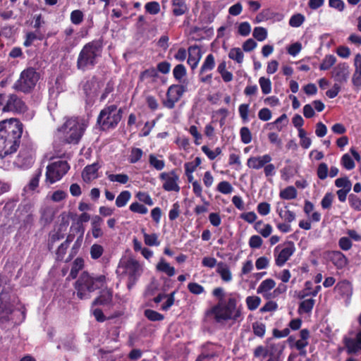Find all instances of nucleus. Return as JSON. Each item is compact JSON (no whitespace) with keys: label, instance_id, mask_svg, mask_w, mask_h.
I'll use <instances>...</instances> for the list:
<instances>
[{"label":"nucleus","instance_id":"nucleus-52","mask_svg":"<svg viewBox=\"0 0 361 361\" xmlns=\"http://www.w3.org/2000/svg\"><path fill=\"white\" fill-rule=\"evenodd\" d=\"M252 35L259 42H262L267 37V31L264 27H256L253 30Z\"/></svg>","mask_w":361,"mask_h":361},{"label":"nucleus","instance_id":"nucleus-19","mask_svg":"<svg viewBox=\"0 0 361 361\" xmlns=\"http://www.w3.org/2000/svg\"><path fill=\"white\" fill-rule=\"evenodd\" d=\"M327 257L330 262L336 267L337 269H342L345 267L348 263V259L345 255L338 250L329 251Z\"/></svg>","mask_w":361,"mask_h":361},{"label":"nucleus","instance_id":"nucleus-31","mask_svg":"<svg viewBox=\"0 0 361 361\" xmlns=\"http://www.w3.org/2000/svg\"><path fill=\"white\" fill-rule=\"evenodd\" d=\"M310 336V333L307 329H301L300 331V339L295 341L294 345L295 348L297 350H302V348H305L309 344L308 339Z\"/></svg>","mask_w":361,"mask_h":361},{"label":"nucleus","instance_id":"nucleus-47","mask_svg":"<svg viewBox=\"0 0 361 361\" xmlns=\"http://www.w3.org/2000/svg\"><path fill=\"white\" fill-rule=\"evenodd\" d=\"M259 83L264 94H268L271 92V82L269 78L261 77Z\"/></svg>","mask_w":361,"mask_h":361},{"label":"nucleus","instance_id":"nucleus-36","mask_svg":"<svg viewBox=\"0 0 361 361\" xmlns=\"http://www.w3.org/2000/svg\"><path fill=\"white\" fill-rule=\"evenodd\" d=\"M176 294V291H173L172 293L168 295H161L159 294V302L164 298H166V300L161 305V309L163 311H167L174 303L175 298L174 295Z\"/></svg>","mask_w":361,"mask_h":361},{"label":"nucleus","instance_id":"nucleus-32","mask_svg":"<svg viewBox=\"0 0 361 361\" xmlns=\"http://www.w3.org/2000/svg\"><path fill=\"white\" fill-rule=\"evenodd\" d=\"M188 11L185 0H172V11L176 16L183 15Z\"/></svg>","mask_w":361,"mask_h":361},{"label":"nucleus","instance_id":"nucleus-56","mask_svg":"<svg viewBox=\"0 0 361 361\" xmlns=\"http://www.w3.org/2000/svg\"><path fill=\"white\" fill-rule=\"evenodd\" d=\"M341 165L347 170H351L355 166L353 159L348 154H345L341 157Z\"/></svg>","mask_w":361,"mask_h":361},{"label":"nucleus","instance_id":"nucleus-21","mask_svg":"<svg viewBox=\"0 0 361 361\" xmlns=\"http://www.w3.org/2000/svg\"><path fill=\"white\" fill-rule=\"evenodd\" d=\"M271 157L268 154L262 156L250 157L247 160V166L250 169L259 170L264 168L267 164L271 162Z\"/></svg>","mask_w":361,"mask_h":361},{"label":"nucleus","instance_id":"nucleus-13","mask_svg":"<svg viewBox=\"0 0 361 361\" xmlns=\"http://www.w3.org/2000/svg\"><path fill=\"white\" fill-rule=\"evenodd\" d=\"M160 178L163 181V188L168 192H179L180 188L178 183L179 180V176L176 174L174 170L168 172L162 173L160 175Z\"/></svg>","mask_w":361,"mask_h":361},{"label":"nucleus","instance_id":"nucleus-17","mask_svg":"<svg viewBox=\"0 0 361 361\" xmlns=\"http://www.w3.org/2000/svg\"><path fill=\"white\" fill-rule=\"evenodd\" d=\"M343 343L348 355L358 353L361 350V331L357 333L355 338H352L346 336H344L343 338Z\"/></svg>","mask_w":361,"mask_h":361},{"label":"nucleus","instance_id":"nucleus-38","mask_svg":"<svg viewBox=\"0 0 361 361\" xmlns=\"http://www.w3.org/2000/svg\"><path fill=\"white\" fill-rule=\"evenodd\" d=\"M131 194L128 190L122 191L116 199V205L118 207H124L130 200Z\"/></svg>","mask_w":361,"mask_h":361},{"label":"nucleus","instance_id":"nucleus-37","mask_svg":"<svg viewBox=\"0 0 361 361\" xmlns=\"http://www.w3.org/2000/svg\"><path fill=\"white\" fill-rule=\"evenodd\" d=\"M84 261L82 258H76L73 263L68 277L75 279L80 270L83 268Z\"/></svg>","mask_w":361,"mask_h":361},{"label":"nucleus","instance_id":"nucleus-46","mask_svg":"<svg viewBox=\"0 0 361 361\" xmlns=\"http://www.w3.org/2000/svg\"><path fill=\"white\" fill-rule=\"evenodd\" d=\"M298 137L300 138V146L303 149H308L312 144V140L310 137H307L306 131L304 129H300Z\"/></svg>","mask_w":361,"mask_h":361},{"label":"nucleus","instance_id":"nucleus-54","mask_svg":"<svg viewBox=\"0 0 361 361\" xmlns=\"http://www.w3.org/2000/svg\"><path fill=\"white\" fill-rule=\"evenodd\" d=\"M108 178L111 182H118L121 184H126L129 180V177L126 174H108Z\"/></svg>","mask_w":361,"mask_h":361},{"label":"nucleus","instance_id":"nucleus-39","mask_svg":"<svg viewBox=\"0 0 361 361\" xmlns=\"http://www.w3.org/2000/svg\"><path fill=\"white\" fill-rule=\"evenodd\" d=\"M252 331L254 334L262 338L266 333V325L260 322H255L252 324Z\"/></svg>","mask_w":361,"mask_h":361},{"label":"nucleus","instance_id":"nucleus-50","mask_svg":"<svg viewBox=\"0 0 361 361\" xmlns=\"http://www.w3.org/2000/svg\"><path fill=\"white\" fill-rule=\"evenodd\" d=\"M335 185L341 189L351 190L352 183L347 176L338 178L335 180Z\"/></svg>","mask_w":361,"mask_h":361},{"label":"nucleus","instance_id":"nucleus-29","mask_svg":"<svg viewBox=\"0 0 361 361\" xmlns=\"http://www.w3.org/2000/svg\"><path fill=\"white\" fill-rule=\"evenodd\" d=\"M158 283L154 281L147 288L145 292V297L149 301H154L158 303Z\"/></svg>","mask_w":361,"mask_h":361},{"label":"nucleus","instance_id":"nucleus-35","mask_svg":"<svg viewBox=\"0 0 361 361\" xmlns=\"http://www.w3.org/2000/svg\"><path fill=\"white\" fill-rule=\"evenodd\" d=\"M298 195L297 190L293 186H288L285 189L280 191L279 197L283 200H293L296 198Z\"/></svg>","mask_w":361,"mask_h":361},{"label":"nucleus","instance_id":"nucleus-48","mask_svg":"<svg viewBox=\"0 0 361 361\" xmlns=\"http://www.w3.org/2000/svg\"><path fill=\"white\" fill-rule=\"evenodd\" d=\"M173 75L174 78L180 82L184 76L186 75V68L183 64H178L173 70Z\"/></svg>","mask_w":361,"mask_h":361},{"label":"nucleus","instance_id":"nucleus-26","mask_svg":"<svg viewBox=\"0 0 361 361\" xmlns=\"http://www.w3.org/2000/svg\"><path fill=\"white\" fill-rule=\"evenodd\" d=\"M275 286L276 282L274 279H267L260 283L257 288V293L262 294L266 299H270L271 296H269V293H267V292L273 289Z\"/></svg>","mask_w":361,"mask_h":361},{"label":"nucleus","instance_id":"nucleus-2","mask_svg":"<svg viewBox=\"0 0 361 361\" xmlns=\"http://www.w3.org/2000/svg\"><path fill=\"white\" fill-rule=\"evenodd\" d=\"M240 295L230 293L226 300L217 302L207 311V316H213L216 323L233 320L238 321L242 316V305H238Z\"/></svg>","mask_w":361,"mask_h":361},{"label":"nucleus","instance_id":"nucleus-33","mask_svg":"<svg viewBox=\"0 0 361 361\" xmlns=\"http://www.w3.org/2000/svg\"><path fill=\"white\" fill-rule=\"evenodd\" d=\"M315 304V300L310 298L303 300L299 303L298 313L299 314H309L312 312Z\"/></svg>","mask_w":361,"mask_h":361},{"label":"nucleus","instance_id":"nucleus-34","mask_svg":"<svg viewBox=\"0 0 361 361\" xmlns=\"http://www.w3.org/2000/svg\"><path fill=\"white\" fill-rule=\"evenodd\" d=\"M215 66L214 56L212 54H208L200 70V75H202L204 72L209 71L214 69Z\"/></svg>","mask_w":361,"mask_h":361},{"label":"nucleus","instance_id":"nucleus-43","mask_svg":"<svg viewBox=\"0 0 361 361\" xmlns=\"http://www.w3.org/2000/svg\"><path fill=\"white\" fill-rule=\"evenodd\" d=\"M42 176V169H38L34 174L32 175V178L30 179L27 188L30 190H35L39 185V178Z\"/></svg>","mask_w":361,"mask_h":361},{"label":"nucleus","instance_id":"nucleus-7","mask_svg":"<svg viewBox=\"0 0 361 361\" xmlns=\"http://www.w3.org/2000/svg\"><path fill=\"white\" fill-rule=\"evenodd\" d=\"M122 118V110L117 105L106 106L101 110L97 119V123L102 130L115 128Z\"/></svg>","mask_w":361,"mask_h":361},{"label":"nucleus","instance_id":"nucleus-59","mask_svg":"<svg viewBox=\"0 0 361 361\" xmlns=\"http://www.w3.org/2000/svg\"><path fill=\"white\" fill-rule=\"evenodd\" d=\"M144 236L145 243L148 246H154L157 245V236L155 233H147L145 230H142Z\"/></svg>","mask_w":361,"mask_h":361},{"label":"nucleus","instance_id":"nucleus-3","mask_svg":"<svg viewBox=\"0 0 361 361\" xmlns=\"http://www.w3.org/2000/svg\"><path fill=\"white\" fill-rule=\"evenodd\" d=\"M85 122L78 118H71L58 129L57 136L66 144H78L86 129Z\"/></svg>","mask_w":361,"mask_h":361},{"label":"nucleus","instance_id":"nucleus-18","mask_svg":"<svg viewBox=\"0 0 361 361\" xmlns=\"http://www.w3.org/2000/svg\"><path fill=\"white\" fill-rule=\"evenodd\" d=\"M82 87L86 97L91 99L97 95L101 87V82L95 77H92L83 81Z\"/></svg>","mask_w":361,"mask_h":361},{"label":"nucleus","instance_id":"nucleus-30","mask_svg":"<svg viewBox=\"0 0 361 361\" xmlns=\"http://www.w3.org/2000/svg\"><path fill=\"white\" fill-rule=\"evenodd\" d=\"M216 273L220 275L224 281L229 282L232 280V274L228 266L222 262L217 264Z\"/></svg>","mask_w":361,"mask_h":361},{"label":"nucleus","instance_id":"nucleus-1","mask_svg":"<svg viewBox=\"0 0 361 361\" xmlns=\"http://www.w3.org/2000/svg\"><path fill=\"white\" fill-rule=\"evenodd\" d=\"M23 134V124L16 118L0 122V159L15 153L18 149Z\"/></svg>","mask_w":361,"mask_h":361},{"label":"nucleus","instance_id":"nucleus-27","mask_svg":"<svg viewBox=\"0 0 361 361\" xmlns=\"http://www.w3.org/2000/svg\"><path fill=\"white\" fill-rule=\"evenodd\" d=\"M103 220L99 216H94L92 219L91 221V230L92 236L94 238H100L103 235V231L102 230V225Z\"/></svg>","mask_w":361,"mask_h":361},{"label":"nucleus","instance_id":"nucleus-41","mask_svg":"<svg viewBox=\"0 0 361 361\" xmlns=\"http://www.w3.org/2000/svg\"><path fill=\"white\" fill-rule=\"evenodd\" d=\"M201 158L197 157L193 161L185 162L184 164L185 173H192L201 164Z\"/></svg>","mask_w":361,"mask_h":361},{"label":"nucleus","instance_id":"nucleus-23","mask_svg":"<svg viewBox=\"0 0 361 361\" xmlns=\"http://www.w3.org/2000/svg\"><path fill=\"white\" fill-rule=\"evenodd\" d=\"M349 76V66L346 63H338L333 71L334 80L340 83L345 82Z\"/></svg>","mask_w":361,"mask_h":361},{"label":"nucleus","instance_id":"nucleus-55","mask_svg":"<svg viewBox=\"0 0 361 361\" xmlns=\"http://www.w3.org/2000/svg\"><path fill=\"white\" fill-rule=\"evenodd\" d=\"M71 21L74 25H80L84 18V14L80 10H74L71 13Z\"/></svg>","mask_w":361,"mask_h":361},{"label":"nucleus","instance_id":"nucleus-22","mask_svg":"<svg viewBox=\"0 0 361 361\" xmlns=\"http://www.w3.org/2000/svg\"><path fill=\"white\" fill-rule=\"evenodd\" d=\"M113 305V291L110 289H103L99 295L92 302V305H102L110 307Z\"/></svg>","mask_w":361,"mask_h":361},{"label":"nucleus","instance_id":"nucleus-60","mask_svg":"<svg viewBox=\"0 0 361 361\" xmlns=\"http://www.w3.org/2000/svg\"><path fill=\"white\" fill-rule=\"evenodd\" d=\"M349 204L352 208L359 211L361 209V199L354 194H350L348 197Z\"/></svg>","mask_w":361,"mask_h":361},{"label":"nucleus","instance_id":"nucleus-40","mask_svg":"<svg viewBox=\"0 0 361 361\" xmlns=\"http://www.w3.org/2000/svg\"><path fill=\"white\" fill-rule=\"evenodd\" d=\"M336 61V58L331 54L325 56L322 62L320 63L319 69L322 71L329 70Z\"/></svg>","mask_w":361,"mask_h":361},{"label":"nucleus","instance_id":"nucleus-11","mask_svg":"<svg viewBox=\"0 0 361 361\" xmlns=\"http://www.w3.org/2000/svg\"><path fill=\"white\" fill-rule=\"evenodd\" d=\"M221 345L216 343L208 342L201 348V353L195 361H215L220 355Z\"/></svg>","mask_w":361,"mask_h":361},{"label":"nucleus","instance_id":"nucleus-24","mask_svg":"<svg viewBox=\"0 0 361 361\" xmlns=\"http://www.w3.org/2000/svg\"><path fill=\"white\" fill-rule=\"evenodd\" d=\"M101 166L98 162L93 163L92 164L85 166L82 173V178L85 183H90L92 180L97 178L98 170Z\"/></svg>","mask_w":361,"mask_h":361},{"label":"nucleus","instance_id":"nucleus-9","mask_svg":"<svg viewBox=\"0 0 361 361\" xmlns=\"http://www.w3.org/2000/svg\"><path fill=\"white\" fill-rule=\"evenodd\" d=\"M70 166L66 161H57L49 164L47 167L46 180L49 184L59 180L69 170Z\"/></svg>","mask_w":361,"mask_h":361},{"label":"nucleus","instance_id":"nucleus-44","mask_svg":"<svg viewBox=\"0 0 361 361\" xmlns=\"http://www.w3.org/2000/svg\"><path fill=\"white\" fill-rule=\"evenodd\" d=\"M228 57L238 63H241L243 61L244 54L240 48H232L228 53Z\"/></svg>","mask_w":361,"mask_h":361},{"label":"nucleus","instance_id":"nucleus-4","mask_svg":"<svg viewBox=\"0 0 361 361\" xmlns=\"http://www.w3.org/2000/svg\"><path fill=\"white\" fill-rule=\"evenodd\" d=\"M102 54V47L97 41L87 43L80 51L77 59V68L82 71L92 69Z\"/></svg>","mask_w":361,"mask_h":361},{"label":"nucleus","instance_id":"nucleus-14","mask_svg":"<svg viewBox=\"0 0 361 361\" xmlns=\"http://www.w3.org/2000/svg\"><path fill=\"white\" fill-rule=\"evenodd\" d=\"M27 106L25 102L16 94H10L4 106V112L23 113L26 111Z\"/></svg>","mask_w":361,"mask_h":361},{"label":"nucleus","instance_id":"nucleus-62","mask_svg":"<svg viewBox=\"0 0 361 361\" xmlns=\"http://www.w3.org/2000/svg\"><path fill=\"white\" fill-rule=\"evenodd\" d=\"M257 212L262 216H267L270 213L271 205L267 202H262L257 204Z\"/></svg>","mask_w":361,"mask_h":361},{"label":"nucleus","instance_id":"nucleus-58","mask_svg":"<svg viewBox=\"0 0 361 361\" xmlns=\"http://www.w3.org/2000/svg\"><path fill=\"white\" fill-rule=\"evenodd\" d=\"M294 176V170L292 166H286L281 170V179L288 181Z\"/></svg>","mask_w":361,"mask_h":361},{"label":"nucleus","instance_id":"nucleus-8","mask_svg":"<svg viewBox=\"0 0 361 361\" xmlns=\"http://www.w3.org/2000/svg\"><path fill=\"white\" fill-rule=\"evenodd\" d=\"M39 78V74L34 68H27L21 72L20 78L14 83L13 87L18 91L29 92L35 87Z\"/></svg>","mask_w":361,"mask_h":361},{"label":"nucleus","instance_id":"nucleus-61","mask_svg":"<svg viewBox=\"0 0 361 361\" xmlns=\"http://www.w3.org/2000/svg\"><path fill=\"white\" fill-rule=\"evenodd\" d=\"M217 190L225 195L229 194L233 191V187L228 181H221L217 185Z\"/></svg>","mask_w":361,"mask_h":361},{"label":"nucleus","instance_id":"nucleus-51","mask_svg":"<svg viewBox=\"0 0 361 361\" xmlns=\"http://www.w3.org/2000/svg\"><path fill=\"white\" fill-rule=\"evenodd\" d=\"M241 142L244 144H249L252 141V133L247 127H242L240 129Z\"/></svg>","mask_w":361,"mask_h":361},{"label":"nucleus","instance_id":"nucleus-5","mask_svg":"<svg viewBox=\"0 0 361 361\" xmlns=\"http://www.w3.org/2000/svg\"><path fill=\"white\" fill-rule=\"evenodd\" d=\"M106 280L104 275L93 277L88 273L83 272L75 284L78 298L80 300L89 298L92 292L102 287L106 283Z\"/></svg>","mask_w":361,"mask_h":361},{"label":"nucleus","instance_id":"nucleus-12","mask_svg":"<svg viewBox=\"0 0 361 361\" xmlns=\"http://www.w3.org/2000/svg\"><path fill=\"white\" fill-rule=\"evenodd\" d=\"M185 91V89L182 85H171L166 93V99L163 102L164 106L168 109H173Z\"/></svg>","mask_w":361,"mask_h":361},{"label":"nucleus","instance_id":"nucleus-25","mask_svg":"<svg viewBox=\"0 0 361 361\" xmlns=\"http://www.w3.org/2000/svg\"><path fill=\"white\" fill-rule=\"evenodd\" d=\"M201 59L200 49L197 45L190 46L188 48V63L191 69L194 70L197 68Z\"/></svg>","mask_w":361,"mask_h":361},{"label":"nucleus","instance_id":"nucleus-6","mask_svg":"<svg viewBox=\"0 0 361 361\" xmlns=\"http://www.w3.org/2000/svg\"><path fill=\"white\" fill-rule=\"evenodd\" d=\"M142 271L140 263L131 257L121 259L116 270L121 278L128 281L127 286L129 290L135 285Z\"/></svg>","mask_w":361,"mask_h":361},{"label":"nucleus","instance_id":"nucleus-63","mask_svg":"<svg viewBox=\"0 0 361 361\" xmlns=\"http://www.w3.org/2000/svg\"><path fill=\"white\" fill-rule=\"evenodd\" d=\"M334 200V195L331 192L325 194L321 201V206L324 209H329L331 207Z\"/></svg>","mask_w":361,"mask_h":361},{"label":"nucleus","instance_id":"nucleus-42","mask_svg":"<svg viewBox=\"0 0 361 361\" xmlns=\"http://www.w3.org/2000/svg\"><path fill=\"white\" fill-rule=\"evenodd\" d=\"M305 20V17L301 13H295L289 19V25L293 27H298L302 25Z\"/></svg>","mask_w":361,"mask_h":361},{"label":"nucleus","instance_id":"nucleus-10","mask_svg":"<svg viewBox=\"0 0 361 361\" xmlns=\"http://www.w3.org/2000/svg\"><path fill=\"white\" fill-rule=\"evenodd\" d=\"M13 321V305L7 300L6 294L0 295V325L4 328L11 326Z\"/></svg>","mask_w":361,"mask_h":361},{"label":"nucleus","instance_id":"nucleus-53","mask_svg":"<svg viewBox=\"0 0 361 361\" xmlns=\"http://www.w3.org/2000/svg\"><path fill=\"white\" fill-rule=\"evenodd\" d=\"M104 253V247L99 244H93L90 247V256L94 259H99Z\"/></svg>","mask_w":361,"mask_h":361},{"label":"nucleus","instance_id":"nucleus-15","mask_svg":"<svg viewBox=\"0 0 361 361\" xmlns=\"http://www.w3.org/2000/svg\"><path fill=\"white\" fill-rule=\"evenodd\" d=\"M279 246H276L274 249V256H275V264L278 267H282L285 264V263L290 259V257L295 252V248L294 243L293 242H288L286 243V246L283 247L278 255H276V252L279 249Z\"/></svg>","mask_w":361,"mask_h":361},{"label":"nucleus","instance_id":"nucleus-28","mask_svg":"<svg viewBox=\"0 0 361 361\" xmlns=\"http://www.w3.org/2000/svg\"><path fill=\"white\" fill-rule=\"evenodd\" d=\"M73 238L74 235L69 234L67 236L66 240L59 246L56 252V259L57 261H62L63 259L66 250L69 247V244L73 240Z\"/></svg>","mask_w":361,"mask_h":361},{"label":"nucleus","instance_id":"nucleus-57","mask_svg":"<svg viewBox=\"0 0 361 361\" xmlns=\"http://www.w3.org/2000/svg\"><path fill=\"white\" fill-rule=\"evenodd\" d=\"M188 289L190 293L194 295H200L204 292V288L196 282L189 283Z\"/></svg>","mask_w":361,"mask_h":361},{"label":"nucleus","instance_id":"nucleus-64","mask_svg":"<svg viewBox=\"0 0 361 361\" xmlns=\"http://www.w3.org/2000/svg\"><path fill=\"white\" fill-rule=\"evenodd\" d=\"M328 166L326 163H320L318 166L317 174L319 179L324 180L328 176Z\"/></svg>","mask_w":361,"mask_h":361},{"label":"nucleus","instance_id":"nucleus-20","mask_svg":"<svg viewBox=\"0 0 361 361\" xmlns=\"http://www.w3.org/2000/svg\"><path fill=\"white\" fill-rule=\"evenodd\" d=\"M35 150L31 146L23 147L18 154V161L24 166H30L35 160Z\"/></svg>","mask_w":361,"mask_h":361},{"label":"nucleus","instance_id":"nucleus-49","mask_svg":"<svg viewBox=\"0 0 361 361\" xmlns=\"http://www.w3.org/2000/svg\"><path fill=\"white\" fill-rule=\"evenodd\" d=\"M159 271H162L169 276H173L175 274V269L164 259L159 261Z\"/></svg>","mask_w":361,"mask_h":361},{"label":"nucleus","instance_id":"nucleus-16","mask_svg":"<svg viewBox=\"0 0 361 361\" xmlns=\"http://www.w3.org/2000/svg\"><path fill=\"white\" fill-rule=\"evenodd\" d=\"M271 339V338H267L266 343L267 345L266 346L260 345L255 348L253 352V355L255 357H269L271 353H275L279 350L281 345L279 344L270 343V341Z\"/></svg>","mask_w":361,"mask_h":361},{"label":"nucleus","instance_id":"nucleus-45","mask_svg":"<svg viewBox=\"0 0 361 361\" xmlns=\"http://www.w3.org/2000/svg\"><path fill=\"white\" fill-rule=\"evenodd\" d=\"M247 309L250 311L255 310L261 303V299L258 296H248L245 300Z\"/></svg>","mask_w":361,"mask_h":361}]
</instances>
